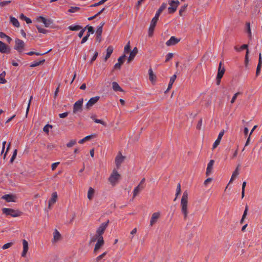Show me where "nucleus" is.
<instances>
[{
	"mask_svg": "<svg viewBox=\"0 0 262 262\" xmlns=\"http://www.w3.org/2000/svg\"><path fill=\"white\" fill-rule=\"evenodd\" d=\"M159 16H160L159 15L156 13L155 17L152 19L151 21L157 23Z\"/></svg>",
	"mask_w": 262,
	"mask_h": 262,
	"instance_id": "64",
	"label": "nucleus"
},
{
	"mask_svg": "<svg viewBox=\"0 0 262 262\" xmlns=\"http://www.w3.org/2000/svg\"><path fill=\"white\" fill-rule=\"evenodd\" d=\"M108 223H109V221L107 220V222L102 223L100 225V226L97 228V231H96L97 237L102 236V234H103L104 231L107 227Z\"/></svg>",
	"mask_w": 262,
	"mask_h": 262,
	"instance_id": "6",
	"label": "nucleus"
},
{
	"mask_svg": "<svg viewBox=\"0 0 262 262\" xmlns=\"http://www.w3.org/2000/svg\"><path fill=\"white\" fill-rule=\"evenodd\" d=\"M17 149H15L13 152V154L10 159L11 163H12L13 162V161L14 160V159H15L16 155H17Z\"/></svg>",
	"mask_w": 262,
	"mask_h": 262,
	"instance_id": "48",
	"label": "nucleus"
},
{
	"mask_svg": "<svg viewBox=\"0 0 262 262\" xmlns=\"http://www.w3.org/2000/svg\"><path fill=\"white\" fill-rule=\"evenodd\" d=\"M224 130H223L220 132L219 133L217 139L214 142L213 146H212V149H214L220 143L221 140L222 139V138L223 137L224 134Z\"/></svg>",
	"mask_w": 262,
	"mask_h": 262,
	"instance_id": "16",
	"label": "nucleus"
},
{
	"mask_svg": "<svg viewBox=\"0 0 262 262\" xmlns=\"http://www.w3.org/2000/svg\"><path fill=\"white\" fill-rule=\"evenodd\" d=\"M2 199L5 200L8 202H14L15 201V196L11 194H6L2 197Z\"/></svg>",
	"mask_w": 262,
	"mask_h": 262,
	"instance_id": "20",
	"label": "nucleus"
},
{
	"mask_svg": "<svg viewBox=\"0 0 262 262\" xmlns=\"http://www.w3.org/2000/svg\"><path fill=\"white\" fill-rule=\"evenodd\" d=\"M52 126L49 124H47L45 125L43 128V130L46 133H48L49 132V129L51 128Z\"/></svg>",
	"mask_w": 262,
	"mask_h": 262,
	"instance_id": "44",
	"label": "nucleus"
},
{
	"mask_svg": "<svg viewBox=\"0 0 262 262\" xmlns=\"http://www.w3.org/2000/svg\"><path fill=\"white\" fill-rule=\"evenodd\" d=\"M61 239V235L59 232L57 230L55 229L53 232V238L52 240V242L53 244L56 243Z\"/></svg>",
	"mask_w": 262,
	"mask_h": 262,
	"instance_id": "13",
	"label": "nucleus"
},
{
	"mask_svg": "<svg viewBox=\"0 0 262 262\" xmlns=\"http://www.w3.org/2000/svg\"><path fill=\"white\" fill-rule=\"evenodd\" d=\"M95 122L97 123H100V124H101L102 125H104V126H106V123L105 122H104L103 121L100 120V119H95Z\"/></svg>",
	"mask_w": 262,
	"mask_h": 262,
	"instance_id": "55",
	"label": "nucleus"
},
{
	"mask_svg": "<svg viewBox=\"0 0 262 262\" xmlns=\"http://www.w3.org/2000/svg\"><path fill=\"white\" fill-rule=\"evenodd\" d=\"M59 163H60L59 162L53 163L51 166L52 170H54L56 168L57 166L59 164Z\"/></svg>",
	"mask_w": 262,
	"mask_h": 262,
	"instance_id": "60",
	"label": "nucleus"
},
{
	"mask_svg": "<svg viewBox=\"0 0 262 262\" xmlns=\"http://www.w3.org/2000/svg\"><path fill=\"white\" fill-rule=\"evenodd\" d=\"M76 143V140H71L67 144V146L68 147H71L74 145Z\"/></svg>",
	"mask_w": 262,
	"mask_h": 262,
	"instance_id": "47",
	"label": "nucleus"
},
{
	"mask_svg": "<svg viewBox=\"0 0 262 262\" xmlns=\"http://www.w3.org/2000/svg\"><path fill=\"white\" fill-rule=\"evenodd\" d=\"M68 112H64L63 113L59 114V116L60 118H64L68 116Z\"/></svg>",
	"mask_w": 262,
	"mask_h": 262,
	"instance_id": "61",
	"label": "nucleus"
},
{
	"mask_svg": "<svg viewBox=\"0 0 262 262\" xmlns=\"http://www.w3.org/2000/svg\"><path fill=\"white\" fill-rule=\"evenodd\" d=\"M86 28H88V34H90V33H92V34H93L94 32V29H93V27H92V26H86Z\"/></svg>",
	"mask_w": 262,
	"mask_h": 262,
	"instance_id": "54",
	"label": "nucleus"
},
{
	"mask_svg": "<svg viewBox=\"0 0 262 262\" xmlns=\"http://www.w3.org/2000/svg\"><path fill=\"white\" fill-rule=\"evenodd\" d=\"M23 250L21 253V256L25 257H26L27 253L29 249L28 243L26 239H24L23 241Z\"/></svg>",
	"mask_w": 262,
	"mask_h": 262,
	"instance_id": "18",
	"label": "nucleus"
},
{
	"mask_svg": "<svg viewBox=\"0 0 262 262\" xmlns=\"http://www.w3.org/2000/svg\"><path fill=\"white\" fill-rule=\"evenodd\" d=\"M107 0H101L98 3H95L93 5H92L90 7H97L99 5H101L103 4H104L105 2H106Z\"/></svg>",
	"mask_w": 262,
	"mask_h": 262,
	"instance_id": "43",
	"label": "nucleus"
},
{
	"mask_svg": "<svg viewBox=\"0 0 262 262\" xmlns=\"http://www.w3.org/2000/svg\"><path fill=\"white\" fill-rule=\"evenodd\" d=\"M0 52L2 53H9L10 52V47L2 41H0Z\"/></svg>",
	"mask_w": 262,
	"mask_h": 262,
	"instance_id": "11",
	"label": "nucleus"
},
{
	"mask_svg": "<svg viewBox=\"0 0 262 262\" xmlns=\"http://www.w3.org/2000/svg\"><path fill=\"white\" fill-rule=\"evenodd\" d=\"M99 96H96L91 98L85 105V107L87 109H90L93 105H94L99 100Z\"/></svg>",
	"mask_w": 262,
	"mask_h": 262,
	"instance_id": "10",
	"label": "nucleus"
},
{
	"mask_svg": "<svg viewBox=\"0 0 262 262\" xmlns=\"http://www.w3.org/2000/svg\"><path fill=\"white\" fill-rule=\"evenodd\" d=\"M159 16H160L159 15L156 13L155 17L152 19L151 21L157 23Z\"/></svg>",
	"mask_w": 262,
	"mask_h": 262,
	"instance_id": "62",
	"label": "nucleus"
},
{
	"mask_svg": "<svg viewBox=\"0 0 262 262\" xmlns=\"http://www.w3.org/2000/svg\"><path fill=\"white\" fill-rule=\"evenodd\" d=\"M261 66H262L261 63H258V64L257 66V68H256V76H258L259 75Z\"/></svg>",
	"mask_w": 262,
	"mask_h": 262,
	"instance_id": "42",
	"label": "nucleus"
},
{
	"mask_svg": "<svg viewBox=\"0 0 262 262\" xmlns=\"http://www.w3.org/2000/svg\"><path fill=\"white\" fill-rule=\"evenodd\" d=\"M5 72H3L0 74V83L4 84L6 82V80L5 78Z\"/></svg>",
	"mask_w": 262,
	"mask_h": 262,
	"instance_id": "35",
	"label": "nucleus"
},
{
	"mask_svg": "<svg viewBox=\"0 0 262 262\" xmlns=\"http://www.w3.org/2000/svg\"><path fill=\"white\" fill-rule=\"evenodd\" d=\"M90 36V34H88L86 36H85L81 40V43H84V42H85L88 38H89V37Z\"/></svg>",
	"mask_w": 262,
	"mask_h": 262,
	"instance_id": "59",
	"label": "nucleus"
},
{
	"mask_svg": "<svg viewBox=\"0 0 262 262\" xmlns=\"http://www.w3.org/2000/svg\"><path fill=\"white\" fill-rule=\"evenodd\" d=\"M181 192V184H180V183H178L177 185V189H176V198L174 199V201H176L177 200L178 196L180 194Z\"/></svg>",
	"mask_w": 262,
	"mask_h": 262,
	"instance_id": "32",
	"label": "nucleus"
},
{
	"mask_svg": "<svg viewBox=\"0 0 262 262\" xmlns=\"http://www.w3.org/2000/svg\"><path fill=\"white\" fill-rule=\"evenodd\" d=\"M138 52V49L136 47H135L133 50L131 51L130 53L129 56L128 58V62H130L132 61L137 55V53Z\"/></svg>",
	"mask_w": 262,
	"mask_h": 262,
	"instance_id": "21",
	"label": "nucleus"
},
{
	"mask_svg": "<svg viewBox=\"0 0 262 262\" xmlns=\"http://www.w3.org/2000/svg\"><path fill=\"white\" fill-rule=\"evenodd\" d=\"M161 215L160 212H156L152 214L150 220V226H152L155 224L158 221Z\"/></svg>",
	"mask_w": 262,
	"mask_h": 262,
	"instance_id": "9",
	"label": "nucleus"
},
{
	"mask_svg": "<svg viewBox=\"0 0 262 262\" xmlns=\"http://www.w3.org/2000/svg\"><path fill=\"white\" fill-rule=\"evenodd\" d=\"M112 87L115 91L123 92V90L116 82L112 83Z\"/></svg>",
	"mask_w": 262,
	"mask_h": 262,
	"instance_id": "28",
	"label": "nucleus"
},
{
	"mask_svg": "<svg viewBox=\"0 0 262 262\" xmlns=\"http://www.w3.org/2000/svg\"><path fill=\"white\" fill-rule=\"evenodd\" d=\"M130 41H129L124 47V53H128L130 51Z\"/></svg>",
	"mask_w": 262,
	"mask_h": 262,
	"instance_id": "41",
	"label": "nucleus"
},
{
	"mask_svg": "<svg viewBox=\"0 0 262 262\" xmlns=\"http://www.w3.org/2000/svg\"><path fill=\"white\" fill-rule=\"evenodd\" d=\"M248 54H249V50H247L246 54L245 55V62L246 66H247L248 63Z\"/></svg>",
	"mask_w": 262,
	"mask_h": 262,
	"instance_id": "58",
	"label": "nucleus"
},
{
	"mask_svg": "<svg viewBox=\"0 0 262 262\" xmlns=\"http://www.w3.org/2000/svg\"><path fill=\"white\" fill-rule=\"evenodd\" d=\"M37 28V30L40 33H43V34H45L47 33V30L43 29V28H42L38 26H36Z\"/></svg>",
	"mask_w": 262,
	"mask_h": 262,
	"instance_id": "49",
	"label": "nucleus"
},
{
	"mask_svg": "<svg viewBox=\"0 0 262 262\" xmlns=\"http://www.w3.org/2000/svg\"><path fill=\"white\" fill-rule=\"evenodd\" d=\"M78 10H79V7H71L70 9L69 10V12H70L71 13H74V12H76V11H77Z\"/></svg>",
	"mask_w": 262,
	"mask_h": 262,
	"instance_id": "45",
	"label": "nucleus"
},
{
	"mask_svg": "<svg viewBox=\"0 0 262 262\" xmlns=\"http://www.w3.org/2000/svg\"><path fill=\"white\" fill-rule=\"evenodd\" d=\"M102 33V27H98L96 34V40L99 42H100L101 41Z\"/></svg>",
	"mask_w": 262,
	"mask_h": 262,
	"instance_id": "23",
	"label": "nucleus"
},
{
	"mask_svg": "<svg viewBox=\"0 0 262 262\" xmlns=\"http://www.w3.org/2000/svg\"><path fill=\"white\" fill-rule=\"evenodd\" d=\"M173 57V54L171 53H169L167 54L166 57L165 62H167L170 59H171Z\"/></svg>",
	"mask_w": 262,
	"mask_h": 262,
	"instance_id": "52",
	"label": "nucleus"
},
{
	"mask_svg": "<svg viewBox=\"0 0 262 262\" xmlns=\"http://www.w3.org/2000/svg\"><path fill=\"white\" fill-rule=\"evenodd\" d=\"M239 174V166H238L235 170L233 171L231 178L230 180L229 184L232 183L234 179L236 178V177Z\"/></svg>",
	"mask_w": 262,
	"mask_h": 262,
	"instance_id": "24",
	"label": "nucleus"
},
{
	"mask_svg": "<svg viewBox=\"0 0 262 262\" xmlns=\"http://www.w3.org/2000/svg\"><path fill=\"white\" fill-rule=\"evenodd\" d=\"M32 99H33V96H31L30 98V99L29 100V102H28V103L27 108V110H26V116L27 115V114L28 113V112H29V108H30V106L31 101Z\"/></svg>",
	"mask_w": 262,
	"mask_h": 262,
	"instance_id": "51",
	"label": "nucleus"
},
{
	"mask_svg": "<svg viewBox=\"0 0 262 262\" xmlns=\"http://www.w3.org/2000/svg\"><path fill=\"white\" fill-rule=\"evenodd\" d=\"M99 55V53L97 51H95L94 54L92 58L90 60V63L92 64L97 58Z\"/></svg>",
	"mask_w": 262,
	"mask_h": 262,
	"instance_id": "39",
	"label": "nucleus"
},
{
	"mask_svg": "<svg viewBox=\"0 0 262 262\" xmlns=\"http://www.w3.org/2000/svg\"><path fill=\"white\" fill-rule=\"evenodd\" d=\"M176 78H177V76L175 74L170 77L169 82L168 85L167 90H169L171 88L172 85L174 81H175Z\"/></svg>",
	"mask_w": 262,
	"mask_h": 262,
	"instance_id": "29",
	"label": "nucleus"
},
{
	"mask_svg": "<svg viewBox=\"0 0 262 262\" xmlns=\"http://www.w3.org/2000/svg\"><path fill=\"white\" fill-rule=\"evenodd\" d=\"M168 3L169 5H170V6L168 8V12L169 13H174L176 11L177 7L180 4V2L178 0H169Z\"/></svg>",
	"mask_w": 262,
	"mask_h": 262,
	"instance_id": "5",
	"label": "nucleus"
},
{
	"mask_svg": "<svg viewBox=\"0 0 262 262\" xmlns=\"http://www.w3.org/2000/svg\"><path fill=\"white\" fill-rule=\"evenodd\" d=\"M225 71V69L224 67L222 68V70L218 71L216 79H221L224 74Z\"/></svg>",
	"mask_w": 262,
	"mask_h": 262,
	"instance_id": "34",
	"label": "nucleus"
},
{
	"mask_svg": "<svg viewBox=\"0 0 262 262\" xmlns=\"http://www.w3.org/2000/svg\"><path fill=\"white\" fill-rule=\"evenodd\" d=\"M149 79L151 81H153L154 80V74L153 73L152 70L151 69L149 70Z\"/></svg>",
	"mask_w": 262,
	"mask_h": 262,
	"instance_id": "46",
	"label": "nucleus"
},
{
	"mask_svg": "<svg viewBox=\"0 0 262 262\" xmlns=\"http://www.w3.org/2000/svg\"><path fill=\"white\" fill-rule=\"evenodd\" d=\"M45 60L42 59L39 61H35L31 63L30 67H35L39 66L41 63H43L45 62Z\"/></svg>",
	"mask_w": 262,
	"mask_h": 262,
	"instance_id": "31",
	"label": "nucleus"
},
{
	"mask_svg": "<svg viewBox=\"0 0 262 262\" xmlns=\"http://www.w3.org/2000/svg\"><path fill=\"white\" fill-rule=\"evenodd\" d=\"M37 19L38 21L43 23L46 27H49L52 24V21L50 19H47L42 16L38 17Z\"/></svg>",
	"mask_w": 262,
	"mask_h": 262,
	"instance_id": "17",
	"label": "nucleus"
},
{
	"mask_svg": "<svg viewBox=\"0 0 262 262\" xmlns=\"http://www.w3.org/2000/svg\"><path fill=\"white\" fill-rule=\"evenodd\" d=\"M166 6H167V5L165 3H163L161 6H160V7L159 8V9L158 10V11H157L156 13L158 14V15H160V14L161 13V12L165 9H166Z\"/></svg>",
	"mask_w": 262,
	"mask_h": 262,
	"instance_id": "33",
	"label": "nucleus"
},
{
	"mask_svg": "<svg viewBox=\"0 0 262 262\" xmlns=\"http://www.w3.org/2000/svg\"><path fill=\"white\" fill-rule=\"evenodd\" d=\"M180 41V38L175 37L174 36H171L169 40L166 42L167 46H172L176 45Z\"/></svg>",
	"mask_w": 262,
	"mask_h": 262,
	"instance_id": "12",
	"label": "nucleus"
},
{
	"mask_svg": "<svg viewBox=\"0 0 262 262\" xmlns=\"http://www.w3.org/2000/svg\"><path fill=\"white\" fill-rule=\"evenodd\" d=\"M113 47L112 46H109L107 49H106V55L105 57L104 60L105 61H106L108 58H110L111 54H112L113 52Z\"/></svg>",
	"mask_w": 262,
	"mask_h": 262,
	"instance_id": "26",
	"label": "nucleus"
},
{
	"mask_svg": "<svg viewBox=\"0 0 262 262\" xmlns=\"http://www.w3.org/2000/svg\"><path fill=\"white\" fill-rule=\"evenodd\" d=\"M12 245L13 244L12 243H7L3 246L2 249L4 250L8 249L10 248Z\"/></svg>",
	"mask_w": 262,
	"mask_h": 262,
	"instance_id": "50",
	"label": "nucleus"
},
{
	"mask_svg": "<svg viewBox=\"0 0 262 262\" xmlns=\"http://www.w3.org/2000/svg\"><path fill=\"white\" fill-rule=\"evenodd\" d=\"M83 99L81 98L77 101L73 105V112L74 114L81 113L82 111Z\"/></svg>",
	"mask_w": 262,
	"mask_h": 262,
	"instance_id": "4",
	"label": "nucleus"
},
{
	"mask_svg": "<svg viewBox=\"0 0 262 262\" xmlns=\"http://www.w3.org/2000/svg\"><path fill=\"white\" fill-rule=\"evenodd\" d=\"M125 157L122 156L121 153H119L115 158V163L116 166L119 167L121 163L124 161Z\"/></svg>",
	"mask_w": 262,
	"mask_h": 262,
	"instance_id": "14",
	"label": "nucleus"
},
{
	"mask_svg": "<svg viewBox=\"0 0 262 262\" xmlns=\"http://www.w3.org/2000/svg\"><path fill=\"white\" fill-rule=\"evenodd\" d=\"M95 194V190L92 187H90L88 191V199L89 200H92L94 198Z\"/></svg>",
	"mask_w": 262,
	"mask_h": 262,
	"instance_id": "25",
	"label": "nucleus"
},
{
	"mask_svg": "<svg viewBox=\"0 0 262 262\" xmlns=\"http://www.w3.org/2000/svg\"><path fill=\"white\" fill-rule=\"evenodd\" d=\"M188 192L187 190L184 191L181 200L180 206L181 212L184 215V219H186L189 213L188 211Z\"/></svg>",
	"mask_w": 262,
	"mask_h": 262,
	"instance_id": "1",
	"label": "nucleus"
},
{
	"mask_svg": "<svg viewBox=\"0 0 262 262\" xmlns=\"http://www.w3.org/2000/svg\"><path fill=\"white\" fill-rule=\"evenodd\" d=\"M2 211L3 213L5 214L6 215H10L14 217H18L21 214V212L18 210L8 208H3Z\"/></svg>",
	"mask_w": 262,
	"mask_h": 262,
	"instance_id": "3",
	"label": "nucleus"
},
{
	"mask_svg": "<svg viewBox=\"0 0 262 262\" xmlns=\"http://www.w3.org/2000/svg\"><path fill=\"white\" fill-rule=\"evenodd\" d=\"M144 186L138 185L133 191V198H135L143 189Z\"/></svg>",
	"mask_w": 262,
	"mask_h": 262,
	"instance_id": "22",
	"label": "nucleus"
},
{
	"mask_svg": "<svg viewBox=\"0 0 262 262\" xmlns=\"http://www.w3.org/2000/svg\"><path fill=\"white\" fill-rule=\"evenodd\" d=\"M10 3H11L10 1L2 2L0 3V6L4 7V6H5L6 5H8Z\"/></svg>",
	"mask_w": 262,
	"mask_h": 262,
	"instance_id": "56",
	"label": "nucleus"
},
{
	"mask_svg": "<svg viewBox=\"0 0 262 262\" xmlns=\"http://www.w3.org/2000/svg\"><path fill=\"white\" fill-rule=\"evenodd\" d=\"M155 28L149 27L148 29V35L149 36H152L153 35L154 31Z\"/></svg>",
	"mask_w": 262,
	"mask_h": 262,
	"instance_id": "53",
	"label": "nucleus"
},
{
	"mask_svg": "<svg viewBox=\"0 0 262 262\" xmlns=\"http://www.w3.org/2000/svg\"><path fill=\"white\" fill-rule=\"evenodd\" d=\"M10 21L13 24V26H14L16 27H19V23L18 21V20L15 18V17H10Z\"/></svg>",
	"mask_w": 262,
	"mask_h": 262,
	"instance_id": "30",
	"label": "nucleus"
},
{
	"mask_svg": "<svg viewBox=\"0 0 262 262\" xmlns=\"http://www.w3.org/2000/svg\"><path fill=\"white\" fill-rule=\"evenodd\" d=\"M69 29L71 30V31H78L79 30H80L81 27V26H79V25H75V26H70L69 27H68Z\"/></svg>",
	"mask_w": 262,
	"mask_h": 262,
	"instance_id": "36",
	"label": "nucleus"
},
{
	"mask_svg": "<svg viewBox=\"0 0 262 262\" xmlns=\"http://www.w3.org/2000/svg\"><path fill=\"white\" fill-rule=\"evenodd\" d=\"M57 200V193L56 192H54L52 194V197L49 201V208H50L52 205L55 204Z\"/></svg>",
	"mask_w": 262,
	"mask_h": 262,
	"instance_id": "19",
	"label": "nucleus"
},
{
	"mask_svg": "<svg viewBox=\"0 0 262 262\" xmlns=\"http://www.w3.org/2000/svg\"><path fill=\"white\" fill-rule=\"evenodd\" d=\"M120 178V174H119L116 170H113L108 178V181L113 186H114L117 184Z\"/></svg>",
	"mask_w": 262,
	"mask_h": 262,
	"instance_id": "2",
	"label": "nucleus"
},
{
	"mask_svg": "<svg viewBox=\"0 0 262 262\" xmlns=\"http://www.w3.org/2000/svg\"><path fill=\"white\" fill-rule=\"evenodd\" d=\"M241 94V93H240V92H237L235 94H234V95H233V96L232 97V98L231 99V103L233 104L235 102L236 99H237V96Z\"/></svg>",
	"mask_w": 262,
	"mask_h": 262,
	"instance_id": "38",
	"label": "nucleus"
},
{
	"mask_svg": "<svg viewBox=\"0 0 262 262\" xmlns=\"http://www.w3.org/2000/svg\"><path fill=\"white\" fill-rule=\"evenodd\" d=\"M159 16H160L159 15L156 13L155 17L152 19L151 21L157 23Z\"/></svg>",
	"mask_w": 262,
	"mask_h": 262,
	"instance_id": "63",
	"label": "nucleus"
},
{
	"mask_svg": "<svg viewBox=\"0 0 262 262\" xmlns=\"http://www.w3.org/2000/svg\"><path fill=\"white\" fill-rule=\"evenodd\" d=\"M97 242L95 245L94 253L97 254L99 251V250L103 246L104 242L103 240V236L97 237Z\"/></svg>",
	"mask_w": 262,
	"mask_h": 262,
	"instance_id": "7",
	"label": "nucleus"
},
{
	"mask_svg": "<svg viewBox=\"0 0 262 262\" xmlns=\"http://www.w3.org/2000/svg\"><path fill=\"white\" fill-rule=\"evenodd\" d=\"M15 45L14 49L17 50L18 52H21L25 47V42L18 38H16L15 40Z\"/></svg>",
	"mask_w": 262,
	"mask_h": 262,
	"instance_id": "8",
	"label": "nucleus"
},
{
	"mask_svg": "<svg viewBox=\"0 0 262 262\" xmlns=\"http://www.w3.org/2000/svg\"><path fill=\"white\" fill-rule=\"evenodd\" d=\"M106 251L103 252L102 254H101V255H99L96 257V261L97 262H99L102 258H103L106 255Z\"/></svg>",
	"mask_w": 262,
	"mask_h": 262,
	"instance_id": "40",
	"label": "nucleus"
},
{
	"mask_svg": "<svg viewBox=\"0 0 262 262\" xmlns=\"http://www.w3.org/2000/svg\"><path fill=\"white\" fill-rule=\"evenodd\" d=\"M125 57V55L124 54L122 56H120L118 59V62H120L121 63V64H122L123 63V61H124V58Z\"/></svg>",
	"mask_w": 262,
	"mask_h": 262,
	"instance_id": "57",
	"label": "nucleus"
},
{
	"mask_svg": "<svg viewBox=\"0 0 262 262\" xmlns=\"http://www.w3.org/2000/svg\"><path fill=\"white\" fill-rule=\"evenodd\" d=\"M214 163V161L213 160H211L208 163L206 171V175L207 176L210 175L212 173Z\"/></svg>",
	"mask_w": 262,
	"mask_h": 262,
	"instance_id": "15",
	"label": "nucleus"
},
{
	"mask_svg": "<svg viewBox=\"0 0 262 262\" xmlns=\"http://www.w3.org/2000/svg\"><path fill=\"white\" fill-rule=\"evenodd\" d=\"M187 7V5H184L182 6L179 10V14L180 16H182L183 13L186 11Z\"/></svg>",
	"mask_w": 262,
	"mask_h": 262,
	"instance_id": "37",
	"label": "nucleus"
},
{
	"mask_svg": "<svg viewBox=\"0 0 262 262\" xmlns=\"http://www.w3.org/2000/svg\"><path fill=\"white\" fill-rule=\"evenodd\" d=\"M95 136H96V135L95 134L87 136L85 137H84V138L78 141V143L80 144H83L84 142L90 140L92 138L95 137Z\"/></svg>",
	"mask_w": 262,
	"mask_h": 262,
	"instance_id": "27",
	"label": "nucleus"
}]
</instances>
